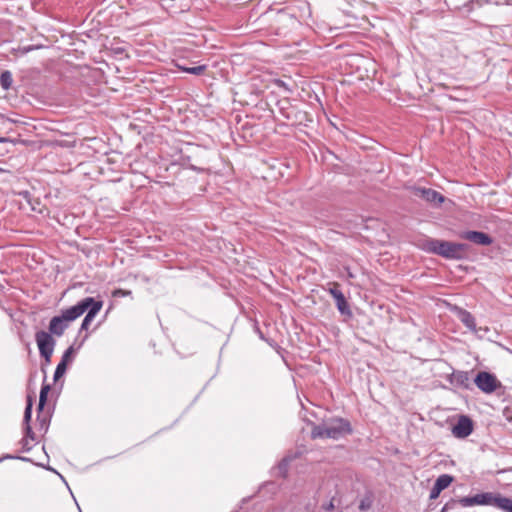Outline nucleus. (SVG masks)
I'll return each mask as SVG.
<instances>
[{"mask_svg":"<svg viewBox=\"0 0 512 512\" xmlns=\"http://www.w3.org/2000/svg\"><path fill=\"white\" fill-rule=\"evenodd\" d=\"M101 308H102V302L95 301L92 298V302L89 304V308L87 309L88 312L82 321L81 330H87L89 328V325L94 320L95 316L98 314V312L101 310Z\"/></svg>","mask_w":512,"mask_h":512,"instance_id":"10","label":"nucleus"},{"mask_svg":"<svg viewBox=\"0 0 512 512\" xmlns=\"http://www.w3.org/2000/svg\"><path fill=\"white\" fill-rule=\"evenodd\" d=\"M505 512H512V500H511L510 504L508 505V507L506 508Z\"/></svg>","mask_w":512,"mask_h":512,"instance_id":"24","label":"nucleus"},{"mask_svg":"<svg viewBox=\"0 0 512 512\" xmlns=\"http://www.w3.org/2000/svg\"><path fill=\"white\" fill-rule=\"evenodd\" d=\"M278 84L281 85V86H284L283 81H278Z\"/></svg>","mask_w":512,"mask_h":512,"instance_id":"26","label":"nucleus"},{"mask_svg":"<svg viewBox=\"0 0 512 512\" xmlns=\"http://www.w3.org/2000/svg\"><path fill=\"white\" fill-rule=\"evenodd\" d=\"M4 141H5V139H4V138H0V142H4Z\"/></svg>","mask_w":512,"mask_h":512,"instance_id":"28","label":"nucleus"},{"mask_svg":"<svg viewBox=\"0 0 512 512\" xmlns=\"http://www.w3.org/2000/svg\"><path fill=\"white\" fill-rule=\"evenodd\" d=\"M329 293L336 301V306L338 310L344 314L348 312V304L345 299L343 293L339 290L338 285L334 284L332 288L329 289Z\"/></svg>","mask_w":512,"mask_h":512,"instance_id":"11","label":"nucleus"},{"mask_svg":"<svg viewBox=\"0 0 512 512\" xmlns=\"http://www.w3.org/2000/svg\"><path fill=\"white\" fill-rule=\"evenodd\" d=\"M452 481V476L448 474H442L436 479L435 484L443 491L452 483Z\"/></svg>","mask_w":512,"mask_h":512,"instance_id":"15","label":"nucleus"},{"mask_svg":"<svg viewBox=\"0 0 512 512\" xmlns=\"http://www.w3.org/2000/svg\"><path fill=\"white\" fill-rule=\"evenodd\" d=\"M447 509H448V504H446V505L443 507L442 512H445Z\"/></svg>","mask_w":512,"mask_h":512,"instance_id":"25","label":"nucleus"},{"mask_svg":"<svg viewBox=\"0 0 512 512\" xmlns=\"http://www.w3.org/2000/svg\"><path fill=\"white\" fill-rule=\"evenodd\" d=\"M288 463H289V459L284 458L282 460V462L279 464V470L285 472L287 469Z\"/></svg>","mask_w":512,"mask_h":512,"instance_id":"23","label":"nucleus"},{"mask_svg":"<svg viewBox=\"0 0 512 512\" xmlns=\"http://www.w3.org/2000/svg\"><path fill=\"white\" fill-rule=\"evenodd\" d=\"M178 68L182 70L183 72L194 74V75H201L206 70V65H199L194 67H183L178 65Z\"/></svg>","mask_w":512,"mask_h":512,"instance_id":"16","label":"nucleus"},{"mask_svg":"<svg viewBox=\"0 0 512 512\" xmlns=\"http://www.w3.org/2000/svg\"><path fill=\"white\" fill-rule=\"evenodd\" d=\"M474 383L486 394L495 392L501 386V383L498 381L496 376L485 371H481L476 375Z\"/></svg>","mask_w":512,"mask_h":512,"instance_id":"6","label":"nucleus"},{"mask_svg":"<svg viewBox=\"0 0 512 512\" xmlns=\"http://www.w3.org/2000/svg\"><path fill=\"white\" fill-rule=\"evenodd\" d=\"M67 365H68L67 363L60 361V363L57 365L55 373H54V381H57L65 374Z\"/></svg>","mask_w":512,"mask_h":512,"instance_id":"18","label":"nucleus"},{"mask_svg":"<svg viewBox=\"0 0 512 512\" xmlns=\"http://www.w3.org/2000/svg\"><path fill=\"white\" fill-rule=\"evenodd\" d=\"M13 78L10 71H4L0 75V85L4 90H9L12 86Z\"/></svg>","mask_w":512,"mask_h":512,"instance_id":"13","label":"nucleus"},{"mask_svg":"<svg viewBox=\"0 0 512 512\" xmlns=\"http://www.w3.org/2000/svg\"><path fill=\"white\" fill-rule=\"evenodd\" d=\"M454 378L460 384H465L469 380L467 372H458L454 375Z\"/></svg>","mask_w":512,"mask_h":512,"instance_id":"20","label":"nucleus"},{"mask_svg":"<svg viewBox=\"0 0 512 512\" xmlns=\"http://www.w3.org/2000/svg\"><path fill=\"white\" fill-rule=\"evenodd\" d=\"M460 237L483 246H487L492 243V239L488 234L479 231L462 232Z\"/></svg>","mask_w":512,"mask_h":512,"instance_id":"9","label":"nucleus"},{"mask_svg":"<svg viewBox=\"0 0 512 512\" xmlns=\"http://www.w3.org/2000/svg\"><path fill=\"white\" fill-rule=\"evenodd\" d=\"M441 492L442 490L436 484H434L430 491V499L438 498Z\"/></svg>","mask_w":512,"mask_h":512,"instance_id":"21","label":"nucleus"},{"mask_svg":"<svg viewBox=\"0 0 512 512\" xmlns=\"http://www.w3.org/2000/svg\"><path fill=\"white\" fill-rule=\"evenodd\" d=\"M458 318L468 329L472 331L476 329L475 318L472 316L470 312L463 309H459Z\"/></svg>","mask_w":512,"mask_h":512,"instance_id":"12","label":"nucleus"},{"mask_svg":"<svg viewBox=\"0 0 512 512\" xmlns=\"http://www.w3.org/2000/svg\"><path fill=\"white\" fill-rule=\"evenodd\" d=\"M473 431V424L467 416H461L457 423L452 427V434L456 438H466Z\"/></svg>","mask_w":512,"mask_h":512,"instance_id":"8","label":"nucleus"},{"mask_svg":"<svg viewBox=\"0 0 512 512\" xmlns=\"http://www.w3.org/2000/svg\"><path fill=\"white\" fill-rule=\"evenodd\" d=\"M31 413H32V401H31V398L28 397V402H27V406L25 408V412H24V422L26 424V433L27 435H31L32 434V430H31V427L29 426V421L31 419Z\"/></svg>","mask_w":512,"mask_h":512,"instance_id":"14","label":"nucleus"},{"mask_svg":"<svg viewBox=\"0 0 512 512\" xmlns=\"http://www.w3.org/2000/svg\"><path fill=\"white\" fill-rule=\"evenodd\" d=\"M131 294V291L123 290V289H116L113 291L112 295L114 297H125Z\"/></svg>","mask_w":512,"mask_h":512,"instance_id":"22","label":"nucleus"},{"mask_svg":"<svg viewBox=\"0 0 512 512\" xmlns=\"http://www.w3.org/2000/svg\"><path fill=\"white\" fill-rule=\"evenodd\" d=\"M351 432L349 422L341 418H335L313 428V438L339 439Z\"/></svg>","mask_w":512,"mask_h":512,"instance_id":"3","label":"nucleus"},{"mask_svg":"<svg viewBox=\"0 0 512 512\" xmlns=\"http://www.w3.org/2000/svg\"><path fill=\"white\" fill-rule=\"evenodd\" d=\"M467 248L468 246L464 243H455L435 239L428 240L425 244V249L428 252H432L449 259L462 258L466 254Z\"/></svg>","mask_w":512,"mask_h":512,"instance_id":"2","label":"nucleus"},{"mask_svg":"<svg viewBox=\"0 0 512 512\" xmlns=\"http://www.w3.org/2000/svg\"><path fill=\"white\" fill-rule=\"evenodd\" d=\"M50 391V385H43L39 396V409L41 410L47 400V395Z\"/></svg>","mask_w":512,"mask_h":512,"instance_id":"17","label":"nucleus"},{"mask_svg":"<svg viewBox=\"0 0 512 512\" xmlns=\"http://www.w3.org/2000/svg\"><path fill=\"white\" fill-rule=\"evenodd\" d=\"M74 353H75L74 347L70 346L64 352L61 361L64 362V363H67V364L71 363L73 361Z\"/></svg>","mask_w":512,"mask_h":512,"instance_id":"19","label":"nucleus"},{"mask_svg":"<svg viewBox=\"0 0 512 512\" xmlns=\"http://www.w3.org/2000/svg\"><path fill=\"white\" fill-rule=\"evenodd\" d=\"M92 302V297H87L76 305L65 309L58 316H54L49 323V333L53 336L60 337L64 334L65 330L69 327L70 323L80 317Z\"/></svg>","mask_w":512,"mask_h":512,"instance_id":"1","label":"nucleus"},{"mask_svg":"<svg viewBox=\"0 0 512 512\" xmlns=\"http://www.w3.org/2000/svg\"><path fill=\"white\" fill-rule=\"evenodd\" d=\"M512 499L503 497L498 493L486 492L480 493L472 497H463L459 499V504L462 507L474 505H489L497 507L503 511L506 510Z\"/></svg>","mask_w":512,"mask_h":512,"instance_id":"4","label":"nucleus"},{"mask_svg":"<svg viewBox=\"0 0 512 512\" xmlns=\"http://www.w3.org/2000/svg\"><path fill=\"white\" fill-rule=\"evenodd\" d=\"M35 341L37 343L40 355L45 358L47 362H49L56 344L53 335L47 331L40 330L35 334Z\"/></svg>","mask_w":512,"mask_h":512,"instance_id":"5","label":"nucleus"},{"mask_svg":"<svg viewBox=\"0 0 512 512\" xmlns=\"http://www.w3.org/2000/svg\"><path fill=\"white\" fill-rule=\"evenodd\" d=\"M411 193L414 196L420 197L423 200L433 204H441L445 200L443 195L430 188L413 186L411 187Z\"/></svg>","mask_w":512,"mask_h":512,"instance_id":"7","label":"nucleus"},{"mask_svg":"<svg viewBox=\"0 0 512 512\" xmlns=\"http://www.w3.org/2000/svg\"><path fill=\"white\" fill-rule=\"evenodd\" d=\"M30 50H31V48L29 47V48H26V49L24 50V52H28V51H30Z\"/></svg>","mask_w":512,"mask_h":512,"instance_id":"27","label":"nucleus"}]
</instances>
